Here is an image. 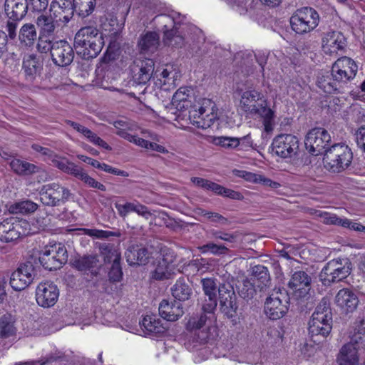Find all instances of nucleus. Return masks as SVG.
<instances>
[{
    "label": "nucleus",
    "instance_id": "obj_1",
    "mask_svg": "<svg viewBox=\"0 0 365 365\" xmlns=\"http://www.w3.org/2000/svg\"><path fill=\"white\" fill-rule=\"evenodd\" d=\"M321 156L324 168L334 174L341 173L348 169L353 160L351 148L342 143L324 145Z\"/></svg>",
    "mask_w": 365,
    "mask_h": 365
},
{
    "label": "nucleus",
    "instance_id": "obj_2",
    "mask_svg": "<svg viewBox=\"0 0 365 365\" xmlns=\"http://www.w3.org/2000/svg\"><path fill=\"white\" fill-rule=\"evenodd\" d=\"M103 46V34L95 26L82 27L75 34V49L84 59L97 57Z\"/></svg>",
    "mask_w": 365,
    "mask_h": 365
},
{
    "label": "nucleus",
    "instance_id": "obj_3",
    "mask_svg": "<svg viewBox=\"0 0 365 365\" xmlns=\"http://www.w3.org/2000/svg\"><path fill=\"white\" fill-rule=\"evenodd\" d=\"M358 67L350 58L344 56L339 58L331 66V77L321 78V90L327 94L334 93L338 90L340 83H346L354 78Z\"/></svg>",
    "mask_w": 365,
    "mask_h": 365
},
{
    "label": "nucleus",
    "instance_id": "obj_4",
    "mask_svg": "<svg viewBox=\"0 0 365 365\" xmlns=\"http://www.w3.org/2000/svg\"><path fill=\"white\" fill-rule=\"evenodd\" d=\"M350 341L341 348L337 356L339 365H359V350L365 345V314L359 321Z\"/></svg>",
    "mask_w": 365,
    "mask_h": 365
},
{
    "label": "nucleus",
    "instance_id": "obj_5",
    "mask_svg": "<svg viewBox=\"0 0 365 365\" xmlns=\"http://www.w3.org/2000/svg\"><path fill=\"white\" fill-rule=\"evenodd\" d=\"M38 260L46 269H59L68 260L66 248L61 243H50L42 250Z\"/></svg>",
    "mask_w": 365,
    "mask_h": 365
},
{
    "label": "nucleus",
    "instance_id": "obj_6",
    "mask_svg": "<svg viewBox=\"0 0 365 365\" xmlns=\"http://www.w3.org/2000/svg\"><path fill=\"white\" fill-rule=\"evenodd\" d=\"M318 13L310 7L297 9L290 18L292 30L297 34H303L311 31L318 25Z\"/></svg>",
    "mask_w": 365,
    "mask_h": 365
},
{
    "label": "nucleus",
    "instance_id": "obj_7",
    "mask_svg": "<svg viewBox=\"0 0 365 365\" xmlns=\"http://www.w3.org/2000/svg\"><path fill=\"white\" fill-rule=\"evenodd\" d=\"M41 202L48 206H58L69 200L73 196L71 190L58 183L43 185L39 191Z\"/></svg>",
    "mask_w": 365,
    "mask_h": 365
},
{
    "label": "nucleus",
    "instance_id": "obj_8",
    "mask_svg": "<svg viewBox=\"0 0 365 365\" xmlns=\"http://www.w3.org/2000/svg\"><path fill=\"white\" fill-rule=\"evenodd\" d=\"M289 298L285 290H274L267 299L264 305L266 315L272 320L282 318L288 311Z\"/></svg>",
    "mask_w": 365,
    "mask_h": 365
},
{
    "label": "nucleus",
    "instance_id": "obj_9",
    "mask_svg": "<svg viewBox=\"0 0 365 365\" xmlns=\"http://www.w3.org/2000/svg\"><path fill=\"white\" fill-rule=\"evenodd\" d=\"M215 314H207L202 312L200 315L190 317L187 329L195 332L200 343H205L210 338L211 330L215 329Z\"/></svg>",
    "mask_w": 365,
    "mask_h": 365
},
{
    "label": "nucleus",
    "instance_id": "obj_10",
    "mask_svg": "<svg viewBox=\"0 0 365 365\" xmlns=\"http://www.w3.org/2000/svg\"><path fill=\"white\" fill-rule=\"evenodd\" d=\"M37 269L31 261L21 264L10 278V285L13 289L21 291L26 288L34 279Z\"/></svg>",
    "mask_w": 365,
    "mask_h": 365
},
{
    "label": "nucleus",
    "instance_id": "obj_11",
    "mask_svg": "<svg viewBox=\"0 0 365 365\" xmlns=\"http://www.w3.org/2000/svg\"><path fill=\"white\" fill-rule=\"evenodd\" d=\"M299 140L291 134L277 135L272 143V150L282 158H292L299 151Z\"/></svg>",
    "mask_w": 365,
    "mask_h": 365
},
{
    "label": "nucleus",
    "instance_id": "obj_12",
    "mask_svg": "<svg viewBox=\"0 0 365 365\" xmlns=\"http://www.w3.org/2000/svg\"><path fill=\"white\" fill-rule=\"evenodd\" d=\"M218 294L221 312L228 318L234 317L238 306L232 285L229 282L220 284Z\"/></svg>",
    "mask_w": 365,
    "mask_h": 365
},
{
    "label": "nucleus",
    "instance_id": "obj_13",
    "mask_svg": "<svg viewBox=\"0 0 365 365\" xmlns=\"http://www.w3.org/2000/svg\"><path fill=\"white\" fill-rule=\"evenodd\" d=\"M155 63L153 59L136 58L130 65V71L134 81L138 84H145L151 78Z\"/></svg>",
    "mask_w": 365,
    "mask_h": 365
},
{
    "label": "nucleus",
    "instance_id": "obj_14",
    "mask_svg": "<svg viewBox=\"0 0 365 365\" xmlns=\"http://www.w3.org/2000/svg\"><path fill=\"white\" fill-rule=\"evenodd\" d=\"M59 290L52 282L40 283L36 289V299L38 305L43 307L53 306L58 298Z\"/></svg>",
    "mask_w": 365,
    "mask_h": 365
},
{
    "label": "nucleus",
    "instance_id": "obj_15",
    "mask_svg": "<svg viewBox=\"0 0 365 365\" xmlns=\"http://www.w3.org/2000/svg\"><path fill=\"white\" fill-rule=\"evenodd\" d=\"M346 46V38L340 32L332 31L322 38V51L329 58H335L338 56V51L344 50Z\"/></svg>",
    "mask_w": 365,
    "mask_h": 365
},
{
    "label": "nucleus",
    "instance_id": "obj_16",
    "mask_svg": "<svg viewBox=\"0 0 365 365\" xmlns=\"http://www.w3.org/2000/svg\"><path fill=\"white\" fill-rule=\"evenodd\" d=\"M53 62L61 67L70 65L74 58L72 46L65 40L56 41L51 52Z\"/></svg>",
    "mask_w": 365,
    "mask_h": 365
},
{
    "label": "nucleus",
    "instance_id": "obj_17",
    "mask_svg": "<svg viewBox=\"0 0 365 365\" xmlns=\"http://www.w3.org/2000/svg\"><path fill=\"white\" fill-rule=\"evenodd\" d=\"M24 235L21 222L15 217L6 219L0 223V240L2 242H13Z\"/></svg>",
    "mask_w": 365,
    "mask_h": 365
},
{
    "label": "nucleus",
    "instance_id": "obj_18",
    "mask_svg": "<svg viewBox=\"0 0 365 365\" xmlns=\"http://www.w3.org/2000/svg\"><path fill=\"white\" fill-rule=\"evenodd\" d=\"M289 287L293 291L294 296L297 299L311 295V278L303 271L296 272L293 274L289 282Z\"/></svg>",
    "mask_w": 365,
    "mask_h": 365
},
{
    "label": "nucleus",
    "instance_id": "obj_19",
    "mask_svg": "<svg viewBox=\"0 0 365 365\" xmlns=\"http://www.w3.org/2000/svg\"><path fill=\"white\" fill-rule=\"evenodd\" d=\"M48 11L63 26H66L73 16V5L71 0H53Z\"/></svg>",
    "mask_w": 365,
    "mask_h": 365
},
{
    "label": "nucleus",
    "instance_id": "obj_20",
    "mask_svg": "<svg viewBox=\"0 0 365 365\" xmlns=\"http://www.w3.org/2000/svg\"><path fill=\"white\" fill-rule=\"evenodd\" d=\"M41 36H52L62 24L49 11L39 15L36 19Z\"/></svg>",
    "mask_w": 365,
    "mask_h": 365
},
{
    "label": "nucleus",
    "instance_id": "obj_21",
    "mask_svg": "<svg viewBox=\"0 0 365 365\" xmlns=\"http://www.w3.org/2000/svg\"><path fill=\"white\" fill-rule=\"evenodd\" d=\"M215 103L210 99H204L202 106L199 108V118L201 120H195L194 124L202 128L210 127L215 120L217 119V114L215 112Z\"/></svg>",
    "mask_w": 365,
    "mask_h": 365
},
{
    "label": "nucleus",
    "instance_id": "obj_22",
    "mask_svg": "<svg viewBox=\"0 0 365 365\" xmlns=\"http://www.w3.org/2000/svg\"><path fill=\"white\" fill-rule=\"evenodd\" d=\"M359 302L356 292L349 288L340 289L335 297L336 304L346 312H354Z\"/></svg>",
    "mask_w": 365,
    "mask_h": 365
},
{
    "label": "nucleus",
    "instance_id": "obj_23",
    "mask_svg": "<svg viewBox=\"0 0 365 365\" xmlns=\"http://www.w3.org/2000/svg\"><path fill=\"white\" fill-rule=\"evenodd\" d=\"M159 314L162 318L169 322H175L183 314V307L180 302H169L166 299H163L159 305Z\"/></svg>",
    "mask_w": 365,
    "mask_h": 365
},
{
    "label": "nucleus",
    "instance_id": "obj_24",
    "mask_svg": "<svg viewBox=\"0 0 365 365\" xmlns=\"http://www.w3.org/2000/svg\"><path fill=\"white\" fill-rule=\"evenodd\" d=\"M251 115H257L263 120L264 131L270 133L274 130V112L268 107L265 99L262 101L256 108L251 113Z\"/></svg>",
    "mask_w": 365,
    "mask_h": 365
},
{
    "label": "nucleus",
    "instance_id": "obj_25",
    "mask_svg": "<svg viewBox=\"0 0 365 365\" xmlns=\"http://www.w3.org/2000/svg\"><path fill=\"white\" fill-rule=\"evenodd\" d=\"M4 6L9 19L21 20L27 13L28 0H5Z\"/></svg>",
    "mask_w": 365,
    "mask_h": 365
},
{
    "label": "nucleus",
    "instance_id": "obj_26",
    "mask_svg": "<svg viewBox=\"0 0 365 365\" xmlns=\"http://www.w3.org/2000/svg\"><path fill=\"white\" fill-rule=\"evenodd\" d=\"M264 100L262 93L256 90H248L242 94L240 106L244 111L251 114L258 104Z\"/></svg>",
    "mask_w": 365,
    "mask_h": 365
},
{
    "label": "nucleus",
    "instance_id": "obj_27",
    "mask_svg": "<svg viewBox=\"0 0 365 365\" xmlns=\"http://www.w3.org/2000/svg\"><path fill=\"white\" fill-rule=\"evenodd\" d=\"M99 260L96 255H84L75 259L73 267L80 272L86 273L90 272L92 274H97Z\"/></svg>",
    "mask_w": 365,
    "mask_h": 365
},
{
    "label": "nucleus",
    "instance_id": "obj_28",
    "mask_svg": "<svg viewBox=\"0 0 365 365\" xmlns=\"http://www.w3.org/2000/svg\"><path fill=\"white\" fill-rule=\"evenodd\" d=\"M125 255L127 262L130 265L145 264L149 258L148 250L138 245L130 247Z\"/></svg>",
    "mask_w": 365,
    "mask_h": 365
},
{
    "label": "nucleus",
    "instance_id": "obj_29",
    "mask_svg": "<svg viewBox=\"0 0 365 365\" xmlns=\"http://www.w3.org/2000/svg\"><path fill=\"white\" fill-rule=\"evenodd\" d=\"M145 333L149 335L161 334L165 332L167 327L156 315H146L142 321Z\"/></svg>",
    "mask_w": 365,
    "mask_h": 365
},
{
    "label": "nucleus",
    "instance_id": "obj_30",
    "mask_svg": "<svg viewBox=\"0 0 365 365\" xmlns=\"http://www.w3.org/2000/svg\"><path fill=\"white\" fill-rule=\"evenodd\" d=\"M23 68L26 74L33 78L43 69V61L36 54L26 55L23 61Z\"/></svg>",
    "mask_w": 365,
    "mask_h": 365
},
{
    "label": "nucleus",
    "instance_id": "obj_31",
    "mask_svg": "<svg viewBox=\"0 0 365 365\" xmlns=\"http://www.w3.org/2000/svg\"><path fill=\"white\" fill-rule=\"evenodd\" d=\"M192 93V90L189 87H180L173 95L172 104L178 110L187 109L191 101L189 99Z\"/></svg>",
    "mask_w": 365,
    "mask_h": 365
},
{
    "label": "nucleus",
    "instance_id": "obj_32",
    "mask_svg": "<svg viewBox=\"0 0 365 365\" xmlns=\"http://www.w3.org/2000/svg\"><path fill=\"white\" fill-rule=\"evenodd\" d=\"M321 309H322V314L324 313L321 320V324H322V327H321V335L327 336L331 331L333 320L329 300L327 297H323L321 300Z\"/></svg>",
    "mask_w": 365,
    "mask_h": 365
},
{
    "label": "nucleus",
    "instance_id": "obj_33",
    "mask_svg": "<svg viewBox=\"0 0 365 365\" xmlns=\"http://www.w3.org/2000/svg\"><path fill=\"white\" fill-rule=\"evenodd\" d=\"M159 46V36L155 32H147L141 36L138 41V47L141 53H154Z\"/></svg>",
    "mask_w": 365,
    "mask_h": 365
},
{
    "label": "nucleus",
    "instance_id": "obj_34",
    "mask_svg": "<svg viewBox=\"0 0 365 365\" xmlns=\"http://www.w3.org/2000/svg\"><path fill=\"white\" fill-rule=\"evenodd\" d=\"M16 319L11 314L6 313L0 317V337L6 339L16 335L17 328Z\"/></svg>",
    "mask_w": 365,
    "mask_h": 365
},
{
    "label": "nucleus",
    "instance_id": "obj_35",
    "mask_svg": "<svg viewBox=\"0 0 365 365\" xmlns=\"http://www.w3.org/2000/svg\"><path fill=\"white\" fill-rule=\"evenodd\" d=\"M178 18H180V14L173 13L170 15L162 14L156 16V19L161 22L165 23L163 26L164 31V36L168 41H171L175 36L179 37V36H176V31L174 29L170 30V27L173 26V24L176 25L180 22V20H178Z\"/></svg>",
    "mask_w": 365,
    "mask_h": 365
},
{
    "label": "nucleus",
    "instance_id": "obj_36",
    "mask_svg": "<svg viewBox=\"0 0 365 365\" xmlns=\"http://www.w3.org/2000/svg\"><path fill=\"white\" fill-rule=\"evenodd\" d=\"M173 273V266L166 259H158L155 264V269L152 272V277L157 280L168 279Z\"/></svg>",
    "mask_w": 365,
    "mask_h": 365
},
{
    "label": "nucleus",
    "instance_id": "obj_37",
    "mask_svg": "<svg viewBox=\"0 0 365 365\" xmlns=\"http://www.w3.org/2000/svg\"><path fill=\"white\" fill-rule=\"evenodd\" d=\"M171 292L173 297L180 302L188 300L192 294L190 284L183 279L176 281L171 288Z\"/></svg>",
    "mask_w": 365,
    "mask_h": 365
},
{
    "label": "nucleus",
    "instance_id": "obj_38",
    "mask_svg": "<svg viewBox=\"0 0 365 365\" xmlns=\"http://www.w3.org/2000/svg\"><path fill=\"white\" fill-rule=\"evenodd\" d=\"M351 263L347 259L338 260L335 275L332 278H323L321 281L323 284H329L331 282H339L349 275Z\"/></svg>",
    "mask_w": 365,
    "mask_h": 365
},
{
    "label": "nucleus",
    "instance_id": "obj_39",
    "mask_svg": "<svg viewBox=\"0 0 365 365\" xmlns=\"http://www.w3.org/2000/svg\"><path fill=\"white\" fill-rule=\"evenodd\" d=\"M250 279L257 284L258 288L262 289L264 286H267L270 279V277L266 267L257 264L252 267V274Z\"/></svg>",
    "mask_w": 365,
    "mask_h": 365
},
{
    "label": "nucleus",
    "instance_id": "obj_40",
    "mask_svg": "<svg viewBox=\"0 0 365 365\" xmlns=\"http://www.w3.org/2000/svg\"><path fill=\"white\" fill-rule=\"evenodd\" d=\"M37 38L35 26L32 24H24L19 30V39L26 46H31Z\"/></svg>",
    "mask_w": 365,
    "mask_h": 365
},
{
    "label": "nucleus",
    "instance_id": "obj_41",
    "mask_svg": "<svg viewBox=\"0 0 365 365\" xmlns=\"http://www.w3.org/2000/svg\"><path fill=\"white\" fill-rule=\"evenodd\" d=\"M319 128H314L307 133L305 138L304 145L306 150L313 156H318L319 155Z\"/></svg>",
    "mask_w": 365,
    "mask_h": 365
},
{
    "label": "nucleus",
    "instance_id": "obj_42",
    "mask_svg": "<svg viewBox=\"0 0 365 365\" xmlns=\"http://www.w3.org/2000/svg\"><path fill=\"white\" fill-rule=\"evenodd\" d=\"M99 252L103 257L105 263H114L120 261V254L112 244H101L99 245Z\"/></svg>",
    "mask_w": 365,
    "mask_h": 365
},
{
    "label": "nucleus",
    "instance_id": "obj_43",
    "mask_svg": "<svg viewBox=\"0 0 365 365\" xmlns=\"http://www.w3.org/2000/svg\"><path fill=\"white\" fill-rule=\"evenodd\" d=\"M10 166L14 173L21 175H29L38 171L35 165L19 159L12 160Z\"/></svg>",
    "mask_w": 365,
    "mask_h": 365
},
{
    "label": "nucleus",
    "instance_id": "obj_44",
    "mask_svg": "<svg viewBox=\"0 0 365 365\" xmlns=\"http://www.w3.org/2000/svg\"><path fill=\"white\" fill-rule=\"evenodd\" d=\"M308 334L314 344L318 345L319 343V312L317 310V307L308 322Z\"/></svg>",
    "mask_w": 365,
    "mask_h": 365
},
{
    "label": "nucleus",
    "instance_id": "obj_45",
    "mask_svg": "<svg viewBox=\"0 0 365 365\" xmlns=\"http://www.w3.org/2000/svg\"><path fill=\"white\" fill-rule=\"evenodd\" d=\"M257 284L250 278H245L239 282L237 286L239 295L243 299H252L256 293Z\"/></svg>",
    "mask_w": 365,
    "mask_h": 365
},
{
    "label": "nucleus",
    "instance_id": "obj_46",
    "mask_svg": "<svg viewBox=\"0 0 365 365\" xmlns=\"http://www.w3.org/2000/svg\"><path fill=\"white\" fill-rule=\"evenodd\" d=\"M245 173L243 177L253 182L259 183L264 186L271 187L272 189H277L280 187V184L277 182L272 181L271 179L267 178L262 175L255 174L249 172L243 171Z\"/></svg>",
    "mask_w": 365,
    "mask_h": 365
},
{
    "label": "nucleus",
    "instance_id": "obj_47",
    "mask_svg": "<svg viewBox=\"0 0 365 365\" xmlns=\"http://www.w3.org/2000/svg\"><path fill=\"white\" fill-rule=\"evenodd\" d=\"M72 4L78 10L79 16L85 17L93 11L96 0H73Z\"/></svg>",
    "mask_w": 365,
    "mask_h": 365
},
{
    "label": "nucleus",
    "instance_id": "obj_48",
    "mask_svg": "<svg viewBox=\"0 0 365 365\" xmlns=\"http://www.w3.org/2000/svg\"><path fill=\"white\" fill-rule=\"evenodd\" d=\"M199 249L202 253L210 252L217 256L227 255L229 252V249L226 246L214 242H208L200 247Z\"/></svg>",
    "mask_w": 365,
    "mask_h": 365
},
{
    "label": "nucleus",
    "instance_id": "obj_49",
    "mask_svg": "<svg viewBox=\"0 0 365 365\" xmlns=\"http://www.w3.org/2000/svg\"><path fill=\"white\" fill-rule=\"evenodd\" d=\"M248 138H250V135L244 136L242 138L221 136L215 139V145H220L225 148H235L240 145L241 140H246Z\"/></svg>",
    "mask_w": 365,
    "mask_h": 365
},
{
    "label": "nucleus",
    "instance_id": "obj_50",
    "mask_svg": "<svg viewBox=\"0 0 365 365\" xmlns=\"http://www.w3.org/2000/svg\"><path fill=\"white\" fill-rule=\"evenodd\" d=\"M113 126L117 129L116 134L124 138V135H128V130L133 131L135 129L136 125L130 120H118L113 123Z\"/></svg>",
    "mask_w": 365,
    "mask_h": 365
},
{
    "label": "nucleus",
    "instance_id": "obj_51",
    "mask_svg": "<svg viewBox=\"0 0 365 365\" xmlns=\"http://www.w3.org/2000/svg\"><path fill=\"white\" fill-rule=\"evenodd\" d=\"M80 231L82 232V234L90 236L93 238L96 239H107L110 237H118L119 236V233L114 232L108 230H102L98 229H88L83 228L81 229Z\"/></svg>",
    "mask_w": 365,
    "mask_h": 365
},
{
    "label": "nucleus",
    "instance_id": "obj_52",
    "mask_svg": "<svg viewBox=\"0 0 365 365\" xmlns=\"http://www.w3.org/2000/svg\"><path fill=\"white\" fill-rule=\"evenodd\" d=\"M38 207L37 204L30 200L16 202L11 207V211L15 213H29L34 212Z\"/></svg>",
    "mask_w": 365,
    "mask_h": 365
},
{
    "label": "nucleus",
    "instance_id": "obj_53",
    "mask_svg": "<svg viewBox=\"0 0 365 365\" xmlns=\"http://www.w3.org/2000/svg\"><path fill=\"white\" fill-rule=\"evenodd\" d=\"M190 180L195 186L202 188L205 190L212 191L215 194L216 192L217 191V189H219V184L205 178L192 177L191 178Z\"/></svg>",
    "mask_w": 365,
    "mask_h": 365
},
{
    "label": "nucleus",
    "instance_id": "obj_54",
    "mask_svg": "<svg viewBox=\"0 0 365 365\" xmlns=\"http://www.w3.org/2000/svg\"><path fill=\"white\" fill-rule=\"evenodd\" d=\"M210 238L217 240H221L225 242H235L237 238V235L235 233L226 232L220 230H211L209 231Z\"/></svg>",
    "mask_w": 365,
    "mask_h": 365
},
{
    "label": "nucleus",
    "instance_id": "obj_55",
    "mask_svg": "<svg viewBox=\"0 0 365 365\" xmlns=\"http://www.w3.org/2000/svg\"><path fill=\"white\" fill-rule=\"evenodd\" d=\"M202 290L205 297L217 296V284L215 279L212 278H204L201 279Z\"/></svg>",
    "mask_w": 365,
    "mask_h": 365
},
{
    "label": "nucleus",
    "instance_id": "obj_56",
    "mask_svg": "<svg viewBox=\"0 0 365 365\" xmlns=\"http://www.w3.org/2000/svg\"><path fill=\"white\" fill-rule=\"evenodd\" d=\"M51 36H41L39 34L38 41L37 43V49L39 52L47 53L50 52L51 54L54 42L51 38Z\"/></svg>",
    "mask_w": 365,
    "mask_h": 365
},
{
    "label": "nucleus",
    "instance_id": "obj_57",
    "mask_svg": "<svg viewBox=\"0 0 365 365\" xmlns=\"http://www.w3.org/2000/svg\"><path fill=\"white\" fill-rule=\"evenodd\" d=\"M178 75L175 71L165 68L160 73V78L158 79L162 83L163 86H170L174 84V80L176 79Z\"/></svg>",
    "mask_w": 365,
    "mask_h": 365
},
{
    "label": "nucleus",
    "instance_id": "obj_58",
    "mask_svg": "<svg viewBox=\"0 0 365 365\" xmlns=\"http://www.w3.org/2000/svg\"><path fill=\"white\" fill-rule=\"evenodd\" d=\"M337 261L338 259H332L327 263L321 271V279L332 278L335 275L337 269Z\"/></svg>",
    "mask_w": 365,
    "mask_h": 365
},
{
    "label": "nucleus",
    "instance_id": "obj_59",
    "mask_svg": "<svg viewBox=\"0 0 365 365\" xmlns=\"http://www.w3.org/2000/svg\"><path fill=\"white\" fill-rule=\"evenodd\" d=\"M202 304V310L203 312L210 314H214V311L217 307V296L206 297Z\"/></svg>",
    "mask_w": 365,
    "mask_h": 365
},
{
    "label": "nucleus",
    "instance_id": "obj_60",
    "mask_svg": "<svg viewBox=\"0 0 365 365\" xmlns=\"http://www.w3.org/2000/svg\"><path fill=\"white\" fill-rule=\"evenodd\" d=\"M109 279L112 282H120L123 277V272L120 261L112 263L108 272Z\"/></svg>",
    "mask_w": 365,
    "mask_h": 365
},
{
    "label": "nucleus",
    "instance_id": "obj_61",
    "mask_svg": "<svg viewBox=\"0 0 365 365\" xmlns=\"http://www.w3.org/2000/svg\"><path fill=\"white\" fill-rule=\"evenodd\" d=\"M218 187L219 189H217V191L216 192L217 195L233 200H242L243 198L242 195L239 192L226 188L220 185H218Z\"/></svg>",
    "mask_w": 365,
    "mask_h": 365
},
{
    "label": "nucleus",
    "instance_id": "obj_62",
    "mask_svg": "<svg viewBox=\"0 0 365 365\" xmlns=\"http://www.w3.org/2000/svg\"><path fill=\"white\" fill-rule=\"evenodd\" d=\"M344 219L338 217L334 214L321 211V222L327 225H337L342 226Z\"/></svg>",
    "mask_w": 365,
    "mask_h": 365
},
{
    "label": "nucleus",
    "instance_id": "obj_63",
    "mask_svg": "<svg viewBox=\"0 0 365 365\" xmlns=\"http://www.w3.org/2000/svg\"><path fill=\"white\" fill-rule=\"evenodd\" d=\"M21 20H16L15 19H9L6 21L5 29L7 32V38L14 39L17 36L16 30L18 28L19 22Z\"/></svg>",
    "mask_w": 365,
    "mask_h": 365
},
{
    "label": "nucleus",
    "instance_id": "obj_64",
    "mask_svg": "<svg viewBox=\"0 0 365 365\" xmlns=\"http://www.w3.org/2000/svg\"><path fill=\"white\" fill-rule=\"evenodd\" d=\"M28 4L34 11L42 12L48 7V0H29Z\"/></svg>",
    "mask_w": 365,
    "mask_h": 365
}]
</instances>
